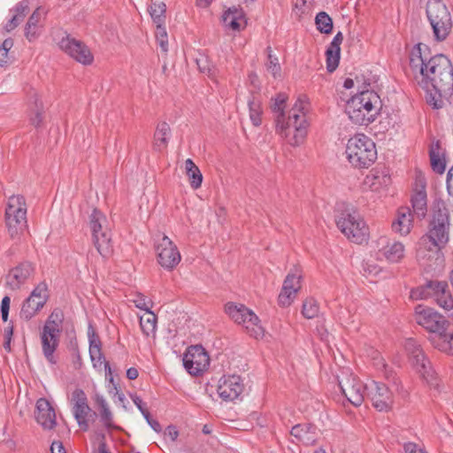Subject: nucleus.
Returning a JSON list of instances; mask_svg holds the SVG:
<instances>
[{
	"instance_id": "41",
	"label": "nucleus",
	"mask_w": 453,
	"mask_h": 453,
	"mask_svg": "<svg viewBox=\"0 0 453 453\" xmlns=\"http://www.w3.org/2000/svg\"><path fill=\"white\" fill-rule=\"evenodd\" d=\"M370 178H372L371 187L375 189L388 187L391 182L390 175L384 171H380L379 169H373L371 175L367 176V179Z\"/></svg>"
},
{
	"instance_id": "34",
	"label": "nucleus",
	"mask_w": 453,
	"mask_h": 453,
	"mask_svg": "<svg viewBox=\"0 0 453 453\" xmlns=\"http://www.w3.org/2000/svg\"><path fill=\"white\" fill-rule=\"evenodd\" d=\"M411 204L413 209V213L418 218L423 219L426 215L427 212V205H426V192L425 187L417 191L411 198Z\"/></svg>"
},
{
	"instance_id": "17",
	"label": "nucleus",
	"mask_w": 453,
	"mask_h": 453,
	"mask_svg": "<svg viewBox=\"0 0 453 453\" xmlns=\"http://www.w3.org/2000/svg\"><path fill=\"white\" fill-rule=\"evenodd\" d=\"M183 365L191 375H198L203 372L210 364V358L202 346H191L184 354Z\"/></svg>"
},
{
	"instance_id": "7",
	"label": "nucleus",
	"mask_w": 453,
	"mask_h": 453,
	"mask_svg": "<svg viewBox=\"0 0 453 453\" xmlns=\"http://www.w3.org/2000/svg\"><path fill=\"white\" fill-rule=\"evenodd\" d=\"M308 105L307 96L301 95L288 112L287 127L288 130H291V134L288 137V143L291 146L300 145L306 136L308 123L305 114Z\"/></svg>"
},
{
	"instance_id": "36",
	"label": "nucleus",
	"mask_w": 453,
	"mask_h": 453,
	"mask_svg": "<svg viewBox=\"0 0 453 453\" xmlns=\"http://www.w3.org/2000/svg\"><path fill=\"white\" fill-rule=\"evenodd\" d=\"M29 100L35 104V114L31 117L30 121L31 124L39 127L43 121V104L40 99V96L35 89H31L29 91Z\"/></svg>"
},
{
	"instance_id": "59",
	"label": "nucleus",
	"mask_w": 453,
	"mask_h": 453,
	"mask_svg": "<svg viewBox=\"0 0 453 453\" xmlns=\"http://www.w3.org/2000/svg\"><path fill=\"white\" fill-rule=\"evenodd\" d=\"M165 435H167L173 441H174L179 435V432L174 426H168L165 430Z\"/></svg>"
},
{
	"instance_id": "23",
	"label": "nucleus",
	"mask_w": 453,
	"mask_h": 453,
	"mask_svg": "<svg viewBox=\"0 0 453 453\" xmlns=\"http://www.w3.org/2000/svg\"><path fill=\"white\" fill-rule=\"evenodd\" d=\"M348 103H354L356 107L364 110L369 113L378 112L379 105L380 104L379 96L371 90H362L359 94L352 96Z\"/></svg>"
},
{
	"instance_id": "47",
	"label": "nucleus",
	"mask_w": 453,
	"mask_h": 453,
	"mask_svg": "<svg viewBox=\"0 0 453 453\" xmlns=\"http://www.w3.org/2000/svg\"><path fill=\"white\" fill-rule=\"evenodd\" d=\"M268 61L265 64L267 72L271 73L274 78H277L280 74V65L277 57L272 54V48L268 46L266 48Z\"/></svg>"
},
{
	"instance_id": "31",
	"label": "nucleus",
	"mask_w": 453,
	"mask_h": 453,
	"mask_svg": "<svg viewBox=\"0 0 453 453\" xmlns=\"http://www.w3.org/2000/svg\"><path fill=\"white\" fill-rule=\"evenodd\" d=\"M28 11V4L27 1L19 2L11 12H13L12 19L6 23L4 28L7 32L15 29L25 19Z\"/></svg>"
},
{
	"instance_id": "29",
	"label": "nucleus",
	"mask_w": 453,
	"mask_h": 453,
	"mask_svg": "<svg viewBox=\"0 0 453 453\" xmlns=\"http://www.w3.org/2000/svg\"><path fill=\"white\" fill-rule=\"evenodd\" d=\"M355 106L357 104H354V103H347L346 105V113L354 124L367 126L374 120L375 113H369Z\"/></svg>"
},
{
	"instance_id": "52",
	"label": "nucleus",
	"mask_w": 453,
	"mask_h": 453,
	"mask_svg": "<svg viewBox=\"0 0 453 453\" xmlns=\"http://www.w3.org/2000/svg\"><path fill=\"white\" fill-rule=\"evenodd\" d=\"M89 355L95 367H96L97 365L100 366L103 364L104 357L101 349H96L94 347L92 349H89Z\"/></svg>"
},
{
	"instance_id": "35",
	"label": "nucleus",
	"mask_w": 453,
	"mask_h": 453,
	"mask_svg": "<svg viewBox=\"0 0 453 453\" xmlns=\"http://www.w3.org/2000/svg\"><path fill=\"white\" fill-rule=\"evenodd\" d=\"M171 135V128L168 123L163 121L157 124L154 134V145L157 150H162L167 146L169 137Z\"/></svg>"
},
{
	"instance_id": "62",
	"label": "nucleus",
	"mask_w": 453,
	"mask_h": 453,
	"mask_svg": "<svg viewBox=\"0 0 453 453\" xmlns=\"http://www.w3.org/2000/svg\"><path fill=\"white\" fill-rule=\"evenodd\" d=\"M12 327H10L6 331V334H5L6 341L4 343V349L9 351L11 350V336H12Z\"/></svg>"
},
{
	"instance_id": "6",
	"label": "nucleus",
	"mask_w": 453,
	"mask_h": 453,
	"mask_svg": "<svg viewBox=\"0 0 453 453\" xmlns=\"http://www.w3.org/2000/svg\"><path fill=\"white\" fill-rule=\"evenodd\" d=\"M63 322V311L60 308H55L46 319L40 334L43 356L53 365L57 363L54 353L59 345Z\"/></svg>"
},
{
	"instance_id": "48",
	"label": "nucleus",
	"mask_w": 453,
	"mask_h": 453,
	"mask_svg": "<svg viewBox=\"0 0 453 453\" xmlns=\"http://www.w3.org/2000/svg\"><path fill=\"white\" fill-rule=\"evenodd\" d=\"M341 50L327 48L326 51V69L329 73H333L338 66L340 62Z\"/></svg>"
},
{
	"instance_id": "16",
	"label": "nucleus",
	"mask_w": 453,
	"mask_h": 453,
	"mask_svg": "<svg viewBox=\"0 0 453 453\" xmlns=\"http://www.w3.org/2000/svg\"><path fill=\"white\" fill-rule=\"evenodd\" d=\"M158 264L167 270H173L180 262L181 257L177 246L172 240L163 235L156 246Z\"/></svg>"
},
{
	"instance_id": "37",
	"label": "nucleus",
	"mask_w": 453,
	"mask_h": 453,
	"mask_svg": "<svg viewBox=\"0 0 453 453\" xmlns=\"http://www.w3.org/2000/svg\"><path fill=\"white\" fill-rule=\"evenodd\" d=\"M437 280H430L426 284L418 287L411 291V298L413 300L434 298L437 288Z\"/></svg>"
},
{
	"instance_id": "10",
	"label": "nucleus",
	"mask_w": 453,
	"mask_h": 453,
	"mask_svg": "<svg viewBox=\"0 0 453 453\" xmlns=\"http://www.w3.org/2000/svg\"><path fill=\"white\" fill-rule=\"evenodd\" d=\"M5 221L11 238H19L26 230L27 204L24 196H12L5 210Z\"/></svg>"
},
{
	"instance_id": "14",
	"label": "nucleus",
	"mask_w": 453,
	"mask_h": 453,
	"mask_svg": "<svg viewBox=\"0 0 453 453\" xmlns=\"http://www.w3.org/2000/svg\"><path fill=\"white\" fill-rule=\"evenodd\" d=\"M49 298L47 285L39 283L30 296L25 300L20 311V317L25 320L31 319L45 305Z\"/></svg>"
},
{
	"instance_id": "28",
	"label": "nucleus",
	"mask_w": 453,
	"mask_h": 453,
	"mask_svg": "<svg viewBox=\"0 0 453 453\" xmlns=\"http://www.w3.org/2000/svg\"><path fill=\"white\" fill-rule=\"evenodd\" d=\"M412 227V214L409 207H401L397 211V217L392 223V229L395 233L406 235Z\"/></svg>"
},
{
	"instance_id": "4",
	"label": "nucleus",
	"mask_w": 453,
	"mask_h": 453,
	"mask_svg": "<svg viewBox=\"0 0 453 453\" xmlns=\"http://www.w3.org/2000/svg\"><path fill=\"white\" fill-rule=\"evenodd\" d=\"M341 232L351 242L362 243L366 241L367 227L359 212L350 204H342L335 216Z\"/></svg>"
},
{
	"instance_id": "24",
	"label": "nucleus",
	"mask_w": 453,
	"mask_h": 453,
	"mask_svg": "<svg viewBox=\"0 0 453 453\" xmlns=\"http://www.w3.org/2000/svg\"><path fill=\"white\" fill-rule=\"evenodd\" d=\"M288 96L280 93L274 98V102L272 105L273 111L277 113L275 122H276V129L277 132L288 141V137L291 134V130H288L287 127V119L285 117L284 107Z\"/></svg>"
},
{
	"instance_id": "5",
	"label": "nucleus",
	"mask_w": 453,
	"mask_h": 453,
	"mask_svg": "<svg viewBox=\"0 0 453 453\" xmlns=\"http://www.w3.org/2000/svg\"><path fill=\"white\" fill-rule=\"evenodd\" d=\"M345 152L351 165L358 169L368 168L377 158L374 142L364 134L349 139Z\"/></svg>"
},
{
	"instance_id": "13",
	"label": "nucleus",
	"mask_w": 453,
	"mask_h": 453,
	"mask_svg": "<svg viewBox=\"0 0 453 453\" xmlns=\"http://www.w3.org/2000/svg\"><path fill=\"white\" fill-rule=\"evenodd\" d=\"M338 385L350 403L354 406H360L363 403L366 387L357 376L352 373L345 374L338 379Z\"/></svg>"
},
{
	"instance_id": "54",
	"label": "nucleus",
	"mask_w": 453,
	"mask_h": 453,
	"mask_svg": "<svg viewBox=\"0 0 453 453\" xmlns=\"http://www.w3.org/2000/svg\"><path fill=\"white\" fill-rule=\"evenodd\" d=\"M342 40H343V35H342V32H338L334 35V37L333 41L331 42L328 48L341 50L340 45L342 44Z\"/></svg>"
},
{
	"instance_id": "26",
	"label": "nucleus",
	"mask_w": 453,
	"mask_h": 453,
	"mask_svg": "<svg viewBox=\"0 0 453 453\" xmlns=\"http://www.w3.org/2000/svg\"><path fill=\"white\" fill-rule=\"evenodd\" d=\"M291 435L305 445H312L318 439L317 427L311 424H298L292 427Z\"/></svg>"
},
{
	"instance_id": "50",
	"label": "nucleus",
	"mask_w": 453,
	"mask_h": 453,
	"mask_svg": "<svg viewBox=\"0 0 453 453\" xmlns=\"http://www.w3.org/2000/svg\"><path fill=\"white\" fill-rule=\"evenodd\" d=\"M157 33L156 37L157 41L159 43L161 50L165 53L168 51V41H167V34L165 27L161 26H157Z\"/></svg>"
},
{
	"instance_id": "33",
	"label": "nucleus",
	"mask_w": 453,
	"mask_h": 453,
	"mask_svg": "<svg viewBox=\"0 0 453 453\" xmlns=\"http://www.w3.org/2000/svg\"><path fill=\"white\" fill-rule=\"evenodd\" d=\"M96 403L100 407V418L104 426L108 429H118L119 427L113 424V414L109 405L101 395H96L95 398Z\"/></svg>"
},
{
	"instance_id": "44",
	"label": "nucleus",
	"mask_w": 453,
	"mask_h": 453,
	"mask_svg": "<svg viewBox=\"0 0 453 453\" xmlns=\"http://www.w3.org/2000/svg\"><path fill=\"white\" fill-rule=\"evenodd\" d=\"M301 278L302 275L300 274L299 270L295 268L288 273L286 279L283 281L282 287L298 292L301 289Z\"/></svg>"
},
{
	"instance_id": "8",
	"label": "nucleus",
	"mask_w": 453,
	"mask_h": 453,
	"mask_svg": "<svg viewBox=\"0 0 453 453\" xmlns=\"http://www.w3.org/2000/svg\"><path fill=\"white\" fill-rule=\"evenodd\" d=\"M404 349L407 351L413 366L422 379L431 388L439 391L440 380L432 367L431 362L425 356L420 344H418L416 340L409 338L406 339L404 342Z\"/></svg>"
},
{
	"instance_id": "11",
	"label": "nucleus",
	"mask_w": 453,
	"mask_h": 453,
	"mask_svg": "<svg viewBox=\"0 0 453 453\" xmlns=\"http://www.w3.org/2000/svg\"><path fill=\"white\" fill-rule=\"evenodd\" d=\"M89 226L93 242L97 251L104 257H109L112 252V244L105 216L98 210L94 209L89 216Z\"/></svg>"
},
{
	"instance_id": "18",
	"label": "nucleus",
	"mask_w": 453,
	"mask_h": 453,
	"mask_svg": "<svg viewBox=\"0 0 453 453\" xmlns=\"http://www.w3.org/2000/svg\"><path fill=\"white\" fill-rule=\"evenodd\" d=\"M60 48L70 57L83 65L93 62V55L89 49L81 41L66 36L60 41Z\"/></svg>"
},
{
	"instance_id": "53",
	"label": "nucleus",
	"mask_w": 453,
	"mask_h": 453,
	"mask_svg": "<svg viewBox=\"0 0 453 453\" xmlns=\"http://www.w3.org/2000/svg\"><path fill=\"white\" fill-rule=\"evenodd\" d=\"M132 400H133L134 403L136 405V407L139 409V411H141L142 416L144 418H147V416H149V411L144 407L142 400L139 396H137V395H133L132 396Z\"/></svg>"
},
{
	"instance_id": "9",
	"label": "nucleus",
	"mask_w": 453,
	"mask_h": 453,
	"mask_svg": "<svg viewBox=\"0 0 453 453\" xmlns=\"http://www.w3.org/2000/svg\"><path fill=\"white\" fill-rule=\"evenodd\" d=\"M426 13L433 28L434 38L444 41L452 29V19L446 4L441 1L427 0Z\"/></svg>"
},
{
	"instance_id": "3",
	"label": "nucleus",
	"mask_w": 453,
	"mask_h": 453,
	"mask_svg": "<svg viewBox=\"0 0 453 453\" xmlns=\"http://www.w3.org/2000/svg\"><path fill=\"white\" fill-rule=\"evenodd\" d=\"M449 210L444 203H438L433 213L428 233L421 237L419 245L426 247L430 242L427 247L429 250H433L432 246L437 250L443 249L449 240Z\"/></svg>"
},
{
	"instance_id": "45",
	"label": "nucleus",
	"mask_w": 453,
	"mask_h": 453,
	"mask_svg": "<svg viewBox=\"0 0 453 453\" xmlns=\"http://www.w3.org/2000/svg\"><path fill=\"white\" fill-rule=\"evenodd\" d=\"M166 6L164 3H153L150 6V14L157 26H161L165 21Z\"/></svg>"
},
{
	"instance_id": "2",
	"label": "nucleus",
	"mask_w": 453,
	"mask_h": 453,
	"mask_svg": "<svg viewBox=\"0 0 453 453\" xmlns=\"http://www.w3.org/2000/svg\"><path fill=\"white\" fill-rule=\"evenodd\" d=\"M415 320L431 334L428 339L435 349L453 356V330H449V322L444 316L418 304L415 307Z\"/></svg>"
},
{
	"instance_id": "22",
	"label": "nucleus",
	"mask_w": 453,
	"mask_h": 453,
	"mask_svg": "<svg viewBox=\"0 0 453 453\" xmlns=\"http://www.w3.org/2000/svg\"><path fill=\"white\" fill-rule=\"evenodd\" d=\"M35 418L44 429H52L56 426V412L47 399L40 398L37 401Z\"/></svg>"
},
{
	"instance_id": "64",
	"label": "nucleus",
	"mask_w": 453,
	"mask_h": 453,
	"mask_svg": "<svg viewBox=\"0 0 453 453\" xmlns=\"http://www.w3.org/2000/svg\"><path fill=\"white\" fill-rule=\"evenodd\" d=\"M138 370L134 367H130L127 371V377L131 380H135L138 377Z\"/></svg>"
},
{
	"instance_id": "51",
	"label": "nucleus",
	"mask_w": 453,
	"mask_h": 453,
	"mask_svg": "<svg viewBox=\"0 0 453 453\" xmlns=\"http://www.w3.org/2000/svg\"><path fill=\"white\" fill-rule=\"evenodd\" d=\"M197 66L200 72L203 73H207L208 75H212L214 73V66L210 63L209 59L206 57H202L196 59Z\"/></svg>"
},
{
	"instance_id": "57",
	"label": "nucleus",
	"mask_w": 453,
	"mask_h": 453,
	"mask_svg": "<svg viewBox=\"0 0 453 453\" xmlns=\"http://www.w3.org/2000/svg\"><path fill=\"white\" fill-rule=\"evenodd\" d=\"M447 188L450 196H453V166L449 170L447 173Z\"/></svg>"
},
{
	"instance_id": "27",
	"label": "nucleus",
	"mask_w": 453,
	"mask_h": 453,
	"mask_svg": "<svg viewBox=\"0 0 453 453\" xmlns=\"http://www.w3.org/2000/svg\"><path fill=\"white\" fill-rule=\"evenodd\" d=\"M44 11L41 7L36 8L25 26L24 35L29 41H35L40 34V28L42 27V20L44 19Z\"/></svg>"
},
{
	"instance_id": "60",
	"label": "nucleus",
	"mask_w": 453,
	"mask_h": 453,
	"mask_svg": "<svg viewBox=\"0 0 453 453\" xmlns=\"http://www.w3.org/2000/svg\"><path fill=\"white\" fill-rule=\"evenodd\" d=\"M403 448L405 453H426L421 449H418L417 445L411 442L406 443Z\"/></svg>"
},
{
	"instance_id": "12",
	"label": "nucleus",
	"mask_w": 453,
	"mask_h": 453,
	"mask_svg": "<svg viewBox=\"0 0 453 453\" xmlns=\"http://www.w3.org/2000/svg\"><path fill=\"white\" fill-rule=\"evenodd\" d=\"M225 311L235 323L242 324L250 336L259 338L264 335L258 317L244 304L228 302L225 304Z\"/></svg>"
},
{
	"instance_id": "25",
	"label": "nucleus",
	"mask_w": 453,
	"mask_h": 453,
	"mask_svg": "<svg viewBox=\"0 0 453 453\" xmlns=\"http://www.w3.org/2000/svg\"><path fill=\"white\" fill-rule=\"evenodd\" d=\"M222 22L225 27L234 31L241 30L246 24L242 9L236 6L229 7L222 15Z\"/></svg>"
},
{
	"instance_id": "42",
	"label": "nucleus",
	"mask_w": 453,
	"mask_h": 453,
	"mask_svg": "<svg viewBox=\"0 0 453 453\" xmlns=\"http://www.w3.org/2000/svg\"><path fill=\"white\" fill-rule=\"evenodd\" d=\"M315 23L320 33L330 34L333 30V20L325 12H320L316 15Z\"/></svg>"
},
{
	"instance_id": "40",
	"label": "nucleus",
	"mask_w": 453,
	"mask_h": 453,
	"mask_svg": "<svg viewBox=\"0 0 453 453\" xmlns=\"http://www.w3.org/2000/svg\"><path fill=\"white\" fill-rule=\"evenodd\" d=\"M429 157H430L432 169L439 174L443 173L445 171L446 165H445V161L440 157L439 142H437L430 149Z\"/></svg>"
},
{
	"instance_id": "55",
	"label": "nucleus",
	"mask_w": 453,
	"mask_h": 453,
	"mask_svg": "<svg viewBox=\"0 0 453 453\" xmlns=\"http://www.w3.org/2000/svg\"><path fill=\"white\" fill-rule=\"evenodd\" d=\"M88 340H89V349H92L94 347L96 349H101V342L98 337L94 332L91 334L88 333Z\"/></svg>"
},
{
	"instance_id": "58",
	"label": "nucleus",
	"mask_w": 453,
	"mask_h": 453,
	"mask_svg": "<svg viewBox=\"0 0 453 453\" xmlns=\"http://www.w3.org/2000/svg\"><path fill=\"white\" fill-rule=\"evenodd\" d=\"M147 421V423L150 426V427L157 433H159L162 429L161 425L157 420L153 419L150 417V414L149 413V416L147 418H144Z\"/></svg>"
},
{
	"instance_id": "63",
	"label": "nucleus",
	"mask_w": 453,
	"mask_h": 453,
	"mask_svg": "<svg viewBox=\"0 0 453 453\" xmlns=\"http://www.w3.org/2000/svg\"><path fill=\"white\" fill-rule=\"evenodd\" d=\"M13 46V40L12 38L5 39L2 45L0 46L1 50H4V51H9Z\"/></svg>"
},
{
	"instance_id": "21",
	"label": "nucleus",
	"mask_w": 453,
	"mask_h": 453,
	"mask_svg": "<svg viewBox=\"0 0 453 453\" xmlns=\"http://www.w3.org/2000/svg\"><path fill=\"white\" fill-rule=\"evenodd\" d=\"M30 262H23L12 268L6 276V283L12 289H19L34 273Z\"/></svg>"
},
{
	"instance_id": "43",
	"label": "nucleus",
	"mask_w": 453,
	"mask_h": 453,
	"mask_svg": "<svg viewBox=\"0 0 453 453\" xmlns=\"http://www.w3.org/2000/svg\"><path fill=\"white\" fill-rule=\"evenodd\" d=\"M249 111H250V118L254 126L257 127L261 124V103L260 101L252 96L251 99L248 101Z\"/></svg>"
},
{
	"instance_id": "30",
	"label": "nucleus",
	"mask_w": 453,
	"mask_h": 453,
	"mask_svg": "<svg viewBox=\"0 0 453 453\" xmlns=\"http://www.w3.org/2000/svg\"><path fill=\"white\" fill-rule=\"evenodd\" d=\"M435 288H437L434 301L436 303L446 311L453 309V297L449 289L448 283L446 281H438Z\"/></svg>"
},
{
	"instance_id": "38",
	"label": "nucleus",
	"mask_w": 453,
	"mask_h": 453,
	"mask_svg": "<svg viewBox=\"0 0 453 453\" xmlns=\"http://www.w3.org/2000/svg\"><path fill=\"white\" fill-rule=\"evenodd\" d=\"M185 169L186 174L190 182V186L194 189H197L198 188H200L203 182V175L199 168L196 165L192 159L188 158L185 161Z\"/></svg>"
},
{
	"instance_id": "49",
	"label": "nucleus",
	"mask_w": 453,
	"mask_h": 453,
	"mask_svg": "<svg viewBox=\"0 0 453 453\" xmlns=\"http://www.w3.org/2000/svg\"><path fill=\"white\" fill-rule=\"evenodd\" d=\"M297 293L298 292H296L293 289L288 288H285V287H282L278 296L279 305L282 307L289 306L296 297Z\"/></svg>"
},
{
	"instance_id": "15",
	"label": "nucleus",
	"mask_w": 453,
	"mask_h": 453,
	"mask_svg": "<svg viewBox=\"0 0 453 453\" xmlns=\"http://www.w3.org/2000/svg\"><path fill=\"white\" fill-rule=\"evenodd\" d=\"M72 402L73 403V413L79 425L83 430L88 429V419L95 418L96 413L89 407L85 392L81 388H76L72 393Z\"/></svg>"
},
{
	"instance_id": "46",
	"label": "nucleus",
	"mask_w": 453,
	"mask_h": 453,
	"mask_svg": "<svg viewBox=\"0 0 453 453\" xmlns=\"http://www.w3.org/2000/svg\"><path fill=\"white\" fill-rule=\"evenodd\" d=\"M319 307L316 300L313 298H307L303 301L302 306V314L306 319H313L318 316Z\"/></svg>"
},
{
	"instance_id": "61",
	"label": "nucleus",
	"mask_w": 453,
	"mask_h": 453,
	"mask_svg": "<svg viewBox=\"0 0 453 453\" xmlns=\"http://www.w3.org/2000/svg\"><path fill=\"white\" fill-rule=\"evenodd\" d=\"M51 453H65L63 444L59 441H53L50 447Z\"/></svg>"
},
{
	"instance_id": "19",
	"label": "nucleus",
	"mask_w": 453,
	"mask_h": 453,
	"mask_svg": "<svg viewBox=\"0 0 453 453\" xmlns=\"http://www.w3.org/2000/svg\"><path fill=\"white\" fill-rule=\"evenodd\" d=\"M243 389L244 385L239 375H228L219 380L218 394L224 401H234L241 395Z\"/></svg>"
},
{
	"instance_id": "39",
	"label": "nucleus",
	"mask_w": 453,
	"mask_h": 453,
	"mask_svg": "<svg viewBox=\"0 0 453 453\" xmlns=\"http://www.w3.org/2000/svg\"><path fill=\"white\" fill-rule=\"evenodd\" d=\"M140 326L146 336L154 334L157 328V316L154 312L149 311L140 317Z\"/></svg>"
},
{
	"instance_id": "1",
	"label": "nucleus",
	"mask_w": 453,
	"mask_h": 453,
	"mask_svg": "<svg viewBox=\"0 0 453 453\" xmlns=\"http://www.w3.org/2000/svg\"><path fill=\"white\" fill-rule=\"evenodd\" d=\"M410 65L418 70V85L426 92V102L434 109L443 107L444 101L453 94V65L443 54L430 56L424 43L416 44L410 54Z\"/></svg>"
},
{
	"instance_id": "32",
	"label": "nucleus",
	"mask_w": 453,
	"mask_h": 453,
	"mask_svg": "<svg viewBox=\"0 0 453 453\" xmlns=\"http://www.w3.org/2000/svg\"><path fill=\"white\" fill-rule=\"evenodd\" d=\"M379 254L389 262H398L404 256V246L400 242H394L380 249Z\"/></svg>"
},
{
	"instance_id": "56",
	"label": "nucleus",
	"mask_w": 453,
	"mask_h": 453,
	"mask_svg": "<svg viewBox=\"0 0 453 453\" xmlns=\"http://www.w3.org/2000/svg\"><path fill=\"white\" fill-rule=\"evenodd\" d=\"M135 306L141 310L146 311V312L150 311V307L146 302V299L143 296L139 295L138 298L134 300Z\"/></svg>"
},
{
	"instance_id": "20",
	"label": "nucleus",
	"mask_w": 453,
	"mask_h": 453,
	"mask_svg": "<svg viewBox=\"0 0 453 453\" xmlns=\"http://www.w3.org/2000/svg\"><path fill=\"white\" fill-rule=\"evenodd\" d=\"M373 407L379 411H389L394 403V395L389 388L381 382H373L371 392Z\"/></svg>"
}]
</instances>
